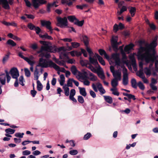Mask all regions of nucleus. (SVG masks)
I'll return each instance as SVG.
<instances>
[{
  "label": "nucleus",
  "mask_w": 158,
  "mask_h": 158,
  "mask_svg": "<svg viewBox=\"0 0 158 158\" xmlns=\"http://www.w3.org/2000/svg\"><path fill=\"white\" fill-rule=\"evenodd\" d=\"M60 79L59 80L60 84L61 85L63 86L65 82L64 75L63 74H61L60 75Z\"/></svg>",
  "instance_id": "nucleus-27"
},
{
  "label": "nucleus",
  "mask_w": 158,
  "mask_h": 158,
  "mask_svg": "<svg viewBox=\"0 0 158 158\" xmlns=\"http://www.w3.org/2000/svg\"><path fill=\"white\" fill-rule=\"evenodd\" d=\"M34 80H38L40 74H39V71L37 68H36L34 73Z\"/></svg>",
  "instance_id": "nucleus-25"
},
{
  "label": "nucleus",
  "mask_w": 158,
  "mask_h": 158,
  "mask_svg": "<svg viewBox=\"0 0 158 158\" xmlns=\"http://www.w3.org/2000/svg\"><path fill=\"white\" fill-rule=\"evenodd\" d=\"M6 44L12 47H14L16 45V44L13 40H7Z\"/></svg>",
  "instance_id": "nucleus-37"
},
{
  "label": "nucleus",
  "mask_w": 158,
  "mask_h": 158,
  "mask_svg": "<svg viewBox=\"0 0 158 158\" xmlns=\"http://www.w3.org/2000/svg\"><path fill=\"white\" fill-rule=\"evenodd\" d=\"M83 39L85 45L86 46H88L89 41L87 37L86 36H85L83 37Z\"/></svg>",
  "instance_id": "nucleus-54"
},
{
  "label": "nucleus",
  "mask_w": 158,
  "mask_h": 158,
  "mask_svg": "<svg viewBox=\"0 0 158 158\" xmlns=\"http://www.w3.org/2000/svg\"><path fill=\"white\" fill-rule=\"evenodd\" d=\"M76 77L79 81L81 82L87 78V77L80 72H78Z\"/></svg>",
  "instance_id": "nucleus-15"
},
{
  "label": "nucleus",
  "mask_w": 158,
  "mask_h": 158,
  "mask_svg": "<svg viewBox=\"0 0 158 158\" xmlns=\"http://www.w3.org/2000/svg\"><path fill=\"white\" fill-rule=\"evenodd\" d=\"M118 37L117 36H113L111 40L112 46L114 50L116 51L118 50V46L121 43L120 42H117Z\"/></svg>",
  "instance_id": "nucleus-8"
},
{
  "label": "nucleus",
  "mask_w": 158,
  "mask_h": 158,
  "mask_svg": "<svg viewBox=\"0 0 158 158\" xmlns=\"http://www.w3.org/2000/svg\"><path fill=\"white\" fill-rule=\"evenodd\" d=\"M92 86L93 89L95 92L98 91V88L101 94H104L106 93L105 89L103 88L102 85L99 82H97L96 85L94 83H93Z\"/></svg>",
  "instance_id": "nucleus-6"
},
{
  "label": "nucleus",
  "mask_w": 158,
  "mask_h": 158,
  "mask_svg": "<svg viewBox=\"0 0 158 158\" xmlns=\"http://www.w3.org/2000/svg\"><path fill=\"white\" fill-rule=\"evenodd\" d=\"M91 136V135L90 133H87L86 134H85L84 137L83 139L86 140L89 139Z\"/></svg>",
  "instance_id": "nucleus-57"
},
{
  "label": "nucleus",
  "mask_w": 158,
  "mask_h": 158,
  "mask_svg": "<svg viewBox=\"0 0 158 158\" xmlns=\"http://www.w3.org/2000/svg\"><path fill=\"white\" fill-rule=\"evenodd\" d=\"M135 11L136 9L135 7H131V8L129 10V11L132 17H133L135 15Z\"/></svg>",
  "instance_id": "nucleus-47"
},
{
  "label": "nucleus",
  "mask_w": 158,
  "mask_h": 158,
  "mask_svg": "<svg viewBox=\"0 0 158 158\" xmlns=\"http://www.w3.org/2000/svg\"><path fill=\"white\" fill-rule=\"evenodd\" d=\"M43 57H41V58H40L38 64L37 66L43 68H52L54 63L51 60H48L45 59H43Z\"/></svg>",
  "instance_id": "nucleus-4"
},
{
  "label": "nucleus",
  "mask_w": 158,
  "mask_h": 158,
  "mask_svg": "<svg viewBox=\"0 0 158 158\" xmlns=\"http://www.w3.org/2000/svg\"><path fill=\"white\" fill-rule=\"evenodd\" d=\"M78 101L81 103H83L84 102V100L83 97L81 96H79L78 97Z\"/></svg>",
  "instance_id": "nucleus-59"
},
{
  "label": "nucleus",
  "mask_w": 158,
  "mask_h": 158,
  "mask_svg": "<svg viewBox=\"0 0 158 158\" xmlns=\"http://www.w3.org/2000/svg\"><path fill=\"white\" fill-rule=\"evenodd\" d=\"M41 23L42 26H45L46 28L48 30H51V23L49 21L46 20H41Z\"/></svg>",
  "instance_id": "nucleus-12"
},
{
  "label": "nucleus",
  "mask_w": 158,
  "mask_h": 158,
  "mask_svg": "<svg viewBox=\"0 0 158 158\" xmlns=\"http://www.w3.org/2000/svg\"><path fill=\"white\" fill-rule=\"evenodd\" d=\"M79 92L80 94L84 97H85L87 95L85 89V88L79 87Z\"/></svg>",
  "instance_id": "nucleus-26"
},
{
  "label": "nucleus",
  "mask_w": 158,
  "mask_h": 158,
  "mask_svg": "<svg viewBox=\"0 0 158 158\" xmlns=\"http://www.w3.org/2000/svg\"><path fill=\"white\" fill-rule=\"evenodd\" d=\"M110 90L112 92V94L114 95L118 96L119 94V93L118 91L116 88L111 89Z\"/></svg>",
  "instance_id": "nucleus-45"
},
{
  "label": "nucleus",
  "mask_w": 158,
  "mask_h": 158,
  "mask_svg": "<svg viewBox=\"0 0 158 158\" xmlns=\"http://www.w3.org/2000/svg\"><path fill=\"white\" fill-rule=\"evenodd\" d=\"M72 47L74 48H77L80 46V44L77 42H72L71 43Z\"/></svg>",
  "instance_id": "nucleus-61"
},
{
  "label": "nucleus",
  "mask_w": 158,
  "mask_h": 158,
  "mask_svg": "<svg viewBox=\"0 0 158 158\" xmlns=\"http://www.w3.org/2000/svg\"><path fill=\"white\" fill-rule=\"evenodd\" d=\"M131 83L132 86L135 89H136L137 86V85L136 81L135 78L132 79L131 81Z\"/></svg>",
  "instance_id": "nucleus-32"
},
{
  "label": "nucleus",
  "mask_w": 158,
  "mask_h": 158,
  "mask_svg": "<svg viewBox=\"0 0 158 158\" xmlns=\"http://www.w3.org/2000/svg\"><path fill=\"white\" fill-rule=\"evenodd\" d=\"M45 0H32V5L35 9L38 8L41 4L46 3Z\"/></svg>",
  "instance_id": "nucleus-10"
},
{
  "label": "nucleus",
  "mask_w": 158,
  "mask_h": 158,
  "mask_svg": "<svg viewBox=\"0 0 158 158\" xmlns=\"http://www.w3.org/2000/svg\"><path fill=\"white\" fill-rule=\"evenodd\" d=\"M130 59L131 61V64L134 70L136 71L137 70L136 64L134 57L133 56H130Z\"/></svg>",
  "instance_id": "nucleus-21"
},
{
  "label": "nucleus",
  "mask_w": 158,
  "mask_h": 158,
  "mask_svg": "<svg viewBox=\"0 0 158 158\" xmlns=\"http://www.w3.org/2000/svg\"><path fill=\"white\" fill-rule=\"evenodd\" d=\"M10 54V53L9 52L7 54L5 55V56L3 58L2 62L3 63H5L9 59V56Z\"/></svg>",
  "instance_id": "nucleus-51"
},
{
  "label": "nucleus",
  "mask_w": 158,
  "mask_h": 158,
  "mask_svg": "<svg viewBox=\"0 0 158 158\" xmlns=\"http://www.w3.org/2000/svg\"><path fill=\"white\" fill-rule=\"evenodd\" d=\"M81 82H83V84L85 85L89 86L90 84V82L87 79V78L83 80Z\"/></svg>",
  "instance_id": "nucleus-64"
},
{
  "label": "nucleus",
  "mask_w": 158,
  "mask_h": 158,
  "mask_svg": "<svg viewBox=\"0 0 158 158\" xmlns=\"http://www.w3.org/2000/svg\"><path fill=\"white\" fill-rule=\"evenodd\" d=\"M73 78L69 79L67 81V86L71 87H73V85L72 82H73Z\"/></svg>",
  "instance_id": "nucleus-48"
},
{
  "label": "nucleus",
  "mask_w": 158,
  "mask_h": 158,
  "mask_svg": "<svg viewBox=\"0 0 158 158\" xmlns=\"http://www.w3.org/2000/svg\"><path fill=\"white\" fill-rule=\"evenodd\" d=\"M6 76L5 73H1L0 74V82L2 85H5L6 82Z\"/></svg>",
  "instance_id": "nucleus-16"
},
{
  "label": "nucleus",
  "mask_w": 158,
  "mask_h": 158,
  "mask_svg": "<svg viewBox=\"0 0 158 158\" xmlns=\"http://www.w3.org/2000/svg\"><path fill=\"white\" fill-rule=\"evenodd\" d=\"M9 73L10 74L13 78L16 79L14 83V86L15 87H18L19 85L18 77L19 75V71L15 67L11 69Z\"/></svg>",
  "instance_id": "nucleus-5"
},
{
  "label": "nucleus",
  "mask_w": 158,
  "mask_h": 158,
  "mask_svg": "<svg viewBox=\"0 0 158 158\" xmlns=\"http://www.w3.org/2000/svg\"><path fill=\"white\" fill-rule=\"evenodd\" d=\"M78 152L77 150H73L70 151L69 154L72 155H75L77 154Z\"/></svg>",
  "instance_id": "nucleus-56"
},
{
  "label": "nucleus",
  "mask_w": 158,
  "mask_h": 158,
  "mask_svg": "<svg viewBox=\"0 0 158 158\" xmlns=\"http://www.w3.org/2000/svg\"><path fill=\"white\" fill-rule=\"evenodd\" d=\"M40 43L43 45L41 46L40 49L37 52V53L40 54L39 56L49 58L51 57V55L48 52H57V47L55 46H50L49 43L44 41H40Z\"/></svg>",
  "instance_id": "nucleus-2"
},
{
  "label": "nucleus",
  "mask_w": 158,
  "mask_h": 158,
  "mask_svg": "<svg viewBox=\"0 0 158 158\" xmlns=\"http://www.w3.org/2000/svg\"><path fill=\"white\" fill-rule=\"evenodd\" d=\"M87 67L94 73H96L98 72V69H96L91 64H89V66Z\"/></svg>",
  "instance_id": "nucleus-42"
},
{
  "label": "nucleus",
  "mask_w": 158,
  "mask_h": 158,
  "mask_svg": "<svg viewBox=\"0 0 158 158\" xmlns=\"http://www.w3.org/2000/svg\"><path fill=\"white\" fill-rule=\"evenodd\" d=\"M31 153V152L29 150H25L22 152V154L24 156L29 155Z\"/></svg>",
  "instance_id": "nucleus-63"
},
{
  "label": "nucleus",
  "mask_w": 158,
  "mask_h": 158,
  "mask_svg": "<svg viewBox=\"0 0 158 158\" xmlns=\"http://www.w3.org/2000/svg\"><path fill=\"white\" fill-rule=\"evenodd\" d=\"M89 79L92 81H97L98 78L97 77L94 75L93 73L89 72Z\"/></svg>",
  "instance_id": "nucleus-20"
},
{
  "label": "nucleus",
  "mask_w": 158,
  "mask_h": 158,
  "mask_svg": "<svg viewBox=\"0 0 158 158\" xmlns=\"http://www.w3.org/2000/svg\"><path fill=\"white\" fill-rule=\"evenodd\" d=\"M84 23V20H82L81 21H79V20L77 19V20H76V21H75L74 22V24L77 25V26L80 27L82 26L83 24Z\"/></svg>",
  "instance_id": "nucleus-35"
},
{
  "label": "nucleus",
  "mask_w": 158,
  "mask_h": 158,
  "mask_svg": "<svg viewBox=\"0 0 158 158\" xmlns=\"http://www.w3.org/2000/svg\"><path fill=\"white\" fill-rule=\"evenodd\" d=\"M157 46L156 42L152 41L147 48L141 47L140 51H143L144 53L139 55L141 59L142 60H145L147 62L150 60H153L154 55L155 51L154 48Z\"/></svg>",
  "instance_id": "nucleus-1"
},
{
  "label": "nucleus",
  "mask_w": 158,
  "mask_h": 158,
  "mask_svg": "<svg viewBox=\"0 0 158 158\" xmlns=\"http://www.w3.org/2000/svg\"><path fill=\"white\" fill-rule=\"evenodd\" d=\"M123 94L124 96L128 97L129 99H132L133 100H135L136 99L135 96L131 94H128L126 93H123Z\"/></svg>",
  "instance_id": "nucleus-34"
},
{
  "label": "nucleus",
  "mask_w": 158,
  "mask_h": 158,
  "mask_svg": "<svg viewBox=\"0 0 158 158\" xmlns=\"http://www.w3.org/2000/svg\"><path fill=\"white\" fill-rule=\"evenodd\" d=\"M134 45L131 44L128 45L126 46L124 48V51L126 52H129L134 47Z\"/></svg>",
  "instance_id": "nucleus-31"
},
{
  "label": "nucleus",
  "mask_w": 158,
  "mask_h": 158,
  "mask_svg": "<svg viewBox=\"0 0 158 158\" xmlns=\"http://www.w3.org/2000/svg\"><path fill=\"white\" fill-rule=\"evenodd\" d=\"M89 60L90 62L94 65H99L98 64L97 60L96 58H95L94 57H92V56H89Z\"/></svg>",
  "instance_id": "nucleus-18"
},
{
  "label": "nucleus",
  "mask_w": 158,
  "mask_h": 158,
  "mask_svg": "<svg viewBox=\"0 0 158 158\" xmlns=\"http://www.w3.org/2000/svg\"><path fill=\"white\" fill-rule=\"evenodd\" d=\"M5 72L6 73V81L7 83H9L11 79L10 76L9 75V73L7 69L5 70Z\"/></svg>",
  "instance_id": "nucleus-39"
},
{
  "label": "nucleus",
  "mask_w": 158,
  "mask_h": 158,
  "mask_svg": "<svg viewBox=\"0 0 158 158\" xmlns=\"http://www.w3.org/2000/svg\"><path fill=\"white\" fill-rule=\"evenodd\" d=\"M96 73L98 77L102 80H104L105 79V76L104 74L103 71L100 65H98V72Z\"/></svg>",
  "instance_id": "nucleus-11"
},
{
  "label": "nucleus",
  "mask_w": 158,
  "mask_h": 158,
  "mask_svg": "<svg viewBox=\"0 0 158 158\" xmlns=\"http://www.w3.org/2000/svg\"><path fill=\"white\" fill-rule=\"evenodd\" d=\"M25 60L31 66H33L35 64V62L33 60H31L28 57L26 58Z\"/></svg>",
  "instance_id": "nucleus-40"
},
{
  "label": "nucleus",
  "mask_w": 158,
  "mask_h": 158,
  "mask_svg": "<svg viewBox=\"0 0 158 158\" xmlns=\"http://www.w3.org/2000/svg\"><path fill=\"white\" fill-rule=\"evenodd\" d=\"M37 89L38 90L40 91L43 88V85L39 80H37Z\"/></svg>",
  "instance_id": "nucleus-38"
},
{
  "label": "nucleus",
  "mask_w": 158,
  "mask_h": 158,
  "mask_svg": "<svg viewBox=\"0 0 158 158\" xmlns=\"http://www.w3.org/2000/svg\"><path fill=\"white\" fill-rule=\"evenodd\" d=\"M68 19L70 22L74 23L77 19L75 17L74 15L69 16L68 17Z\"/></svg>",
  "instance_id": "nucleus-44"
},
{
  "label": "nucleus",
  "mask_w": 158,
  "mask_h": 158,
  "mask_svg": "<svg viewBox=\"0 0 158 158\" xmlns=\"http://www.w3.org/2000/svg\"><path fill=\"white\" fill-rule=\"evenodd\" d=\"M15 130L11 129L10 128L6 129L5 130V131L6 133L11 134H14L15 132Z\"/></svg>",
  "instance_id": "nucleus-41"
},
{
  "label": "nucleus",
  "mask_w": 158,
  "mask_h": 158,
  "mask_svg": "<svg viewBox=\"0 0 158 158\" xmlns=\"http://www.w3.org/2000/svg\"><path fill=\"white\" fill-rule=\"evenodd\" d=\"M2 6L6 9H9L10 8L8 2L7 0H0Z\"/></svg>",
  "instance_id": "nucleus-17"
},
{
  "label": "nucleus",
  "mask_w": 158,
  "mask_h": 158,
  "mask_svg": "<svg viewBox=\"0 0 158 158\" xmlns=\"http://www.w3.org/2000/svg\"><path fill=\"white\" fill-rule=\"evenodd\" d=\"M123 73L122 83L124 85H127L128 84V74L127 73V69L125 67L123 68Z\"/></svg>",
  "instance_id": "nucleus-7"
},
{
  "label": "nucleus",
  "mask_w": 158,
  "mask_h": 158,
  "mask_svg": "<svg viewBox=\"0 0 158 158\" xmlns=\"http://www.w3.org/2000/svg\"><path fill=\"white\" fill-rule=\"evenodd\" d=\"M24 82H25V81L24 79L23 76H21L19 79V83L22 86H23L24 85Z\"/></svg>",
  "instance_id": "nucleus-46"
},
{
  "label": "nucleus",
  "mask_w": 158,
  "mask_h": 158,
  "mask_svg": "<svg viewBox=\"0 0 158 158\" xmlns=\"http://www.w3.org/2000/svg\"><path fill=\"white\" fill-rule=\"evenodd\" d=\"M75 94H76V91L74 89H71L70 90V94L69 95V97H73L75 95Z\"/></svg>",
  "instance_id": "nucleus-62"
},
{
  "label": "nucleus",
  "mask_w": 158,
  "mask_h": 158,
  "mask_svg": "<svg viewBox=\"0 0 158 158\" xmlns=\"http://www.w3.org/2000/svg\"><path fill=\"white\" fill-rule=\"evenodd\" d=\"M112 58L114 61L115 64L118 66H121L123 68L124 67L123 64H127L128 60L127 59V57L124 53L122 54V58L121 60L119 54L117 53H114L112 55Z\"/></svg>",
  "instance_id": "nucleus-3"
},
{
  "label": "nucleus",
  "mask_w": 158,
  "mask_h": 158,
  "mask_svg": "<svg viewBox=\"0 0 158 158\" xmlns=\"http://www.w3.org/2000/svg\"><path fill=\"white\" fill-rule=\"evenodd\" d=\"M55 62L60 65L65 66V63L64 61L63 60L60 61L58 60H56Z\"/></svg>",
  "instance_id": "nucleus-53"
},
{
  "label": "nucleus",
  "mask_w": 158,
  "mask_h": 158,
  "mask_svg": "<svg viewBox=\"0 0 158 158\" xmlns=\"http://www.w3.org/2000/svg\"><path fill=\"white\" fill-rule=\"evenodd\" d=\"M105 100L108 103L111 104L112 102V99L111 97L109 96H104Z\"/></svg>",
  "instance_id": "nucleus-33"
},
{
  "label": "nucleus",
  "mask_w": 158,
  "mask_h": 158,
  "mask_svg": "<svg viewBox=\"0 0 158 158\" xmlns=\"http://www.w3.org/2000/svg\"><path fill=\"white\" fill-rule=\"evenodd\" d=\"M81 64L83 66H87L88 64V61L87 60H82L80 61Z\"/></svg>",
  "instance_id": "nucleus-52"
},
{
  "label": "nucleus",
  "mask_w": 158,
  "mask_h": 158,
  "mask_svg": "<svg viewBox=\"0 0 158 158\" xmlns=\"http://www.w3.org/2000/svg\"><path fill=\"white\" fill-rule=\"evenodd\" d=\"M39 36L41 38H42L43 39H47L49 40H53L52 38L48 35V34L47 33H45L44 35H39Z\"/></svg>",
  "instance_id": "nucleus-30"
},
{
  "label": "nucleus",
  "mask_w": 158,
  "mask_h": 158,
  "mask_svg": "<svg viewBox=\"0 0 158 158\" xmlns=\"http://www.w3.org/2000/svg\"><path fill=\"white\" fill-rule=\"evenodd\" d=\"M137 85L141 90H144L145 88L144 85L141 81H139Z\"/></svg>",
  "instance_id": "nucleus-55"
},
{
  "label": "nucleus",
  "mask_w": 158,
  "mask_h": 158,
  "mask_svg": "<svg viewBox=\"0 0 158 158\" xmlns=\"http://www.w3.org/2000/svg\"><path fill=\"white\" fill-rule=\"evenodd\" d=\"M112 74L114 77V79L121 80V73L120 71L118 70H116L115 72L113 73Z\"/></svg>",
  "instance_id": "nucleus-13"
},
{
  "label": "nucleus",
  "mask_w": 158,
  "mask_h": 158,
  "mask_svg": "<svg viewBox=\"0 0 158 158\" xmlns=\"http://www.w3.org/2000/svg\"><path fill=\"white\" fill-rule=\"evenodd\" d=\"M24 134L23 133H20L18 132L15 133V135L16 137L22 138L23 137Z\"/></svg>",
  "instance_id": "nucleus-60"
},
{
  "label": "nucleus",
  "mask_w": 158,
  "mask_h": 158,
  "mask_svg": "<svg viewBox=\"0 0 158 158\" xmlns=\"http://www.w3.org/2000/svg\"><path fill=\"white\" fill-rule=\"evenodd\" d=\"M28 27L31 30H34L36 26L31 23H29L27 25Z\"/></svg>",
  "instance_id": "nucleus-49"
},
{
  "label": "nucleus",
  "mask_w": 158,
  "mask_h": 158,
  "mask_svg": "<svg viewBox=\"0 0 158 158\" xmlns=\"http://www.w3.org/2000/svg\"><path fill=\"white\" fill-rule=\"evenodd\" d=\"M63 89L64 91V94L66 96H68L69 94V89L66 85H65L63 86Z\"/></svg>",
  "instance_id": "nucleus-29"
},
{
  "label": "nucleus",
  "mask_w": 158,
  "mask_h": 158,
  "mask_svg": "<svg viewBox=\"0 0 158 158\" xmlns=\"http://www.w3.org/2000/svg\"><path fill=\"white\" fill-rule=\"evenodd\" d=\"M61 2L63 4H66L68 6H70L73 4V2L69 0H62Z\"/></svg>",
  "instance_id": "nucleus-36"
},
{
  "label": "nucleus",
  "mask_w": 158,
  "mask_h": 158,
  "mask_svg": "<svg viewBox=\"0 0 158 158\" xmlns=\"http://www.w3.org/2000/svg\"><path fill=\"white\" fill-rule=\"evenodd\" d=\"M98 51L101 55H104L105 57L107 60H109V56L106 53L105 50L102 49H100Z\"/></svg>",
  "instance_id": "nucleus-22"
},
{
  "label": "nucleus",
  "mask_w": 158,
  "mask_h": 158,
  "mask_svg": "<svg viewBox=\"0 0 158 158\" xmlns=\"http://www.w3.org/2000/svg\"><path fill=\"white\" fill-rule=\"evenodd\" d=\"M144 72L145 74L147 75H150L151 74V71L150 69L147 67L144 68Z\"/></svg>",
  "instance_id": "nucleus-58"
},
{
  "label": "nucleus",
  "mask_w": 158,
  "mask_h": 158,
  "mask_svg": "<svg viewBox=\"0 0 158 158\" xmlns=\"http://www.w3.org/2000/svg\"><path fill=\"white\" fill-rule=\"evenodd\" d=\"M71 71L72 72V73L74 75L77 76V75L78 74V72H79L77 69L76 67L75 66H72L71 68Z\"/></svg>",
  "instance_id": "nucleus-28"
},
{
  "label": "nucleus",
  "mask_w": 158,
  "mask_h": 158,
  "mask_svg": "<svg viewBox=\"0 0 158 158\" xmlns=\"http://www.w3.org/2000/svg\"><path fill=\"white\" fill-rule=\"evenodd\" d=\"M119 80H116V79H113L111 81V85L113 88H116L118 85V81Z\"/></svg>",
  "instance_id": "nucleus-23"
},
{
  "label": "nucleus",
  "mask_w": 158,
  "mask_h": 158,
  "mask_svg": "<svg viewBox=\"0 0 158 158\" xmlns=\"http://www.w3.org/2000/svg\"><path fill=\"white\" fill-rule=\"evenodd\" d=\"M52 68H53L55 70L57 71H60L63 73H65L66 71V70L64 68H60L55 63L54 64Z\"/></svg>",
  "instance_id": "nucleus-19"
},
{
  "label": "nucleus",
  "mask_w": 158,
  "mask_h": 158,
  "mask_svg": "<svg viewBox=\"0 0 158 158\" xmlns=\"http://www.w3.org/2000/svg\"><path fill=\"white\" fill-rule=\"evenodd\" d=\"M24 72L25 76L27 77H30L31 76V73L29 70L27 68L24 69Z\"/></svg>",
  "instance_id": "nucleus-50"
},
{
  "label": "nucleus",
  "mask_w": 158,
  "mask_h": 158,
  "mask_svg": "<svg viewBox=\"0 0 158 158\" xmlns=\"http://www.w3.org/2000/svg\"><path fill=\"white\" fill-rule=\"evenodd\" d=\"M95 55L99 62L103 65H105V63L102 57L97 54H95Z\"/></svg>",
  "instance_id": "nucleus-24"
},
{
  "label": "nucleus",
  "mask_w": 158,
  "mask_h": 158,
  "mask_svg": "<svg viewBox=\"0 0 158 158\" xmlns=\"http://www.w3.org/2000/svg\"><path fill=\"white\" fill-rule=\"evenodd\" d=\"M127 10V8L125 6H123L120 11H118L117 14L118 15H120L123 12Z\"/></svg>",
  "instance_id": "nucleus-43"
},
{
  "label": "nucleus",
  "mask_w": 158,
  "mask_h": 158,
  "mask_svg": "<svg viewBox=\"0 0 158 158\" xmlns=\"http://www.w3.org/2000/svg\"><path fill=\"white\" fill-rule=\"evenodd\" d=\"M57 21V25L61 28L67 26V19L65 17L63 18L60 17L58 18Z\"/></svg>",
  "instance_id": "nucleus-9"
},
{
  "label": "nucleus",
  "mask_w": 158,
  "mask_h": 158,
  "mask_svg": "<svg viewBox=\"0 0 158 158\" xmlns=\"http://www.w3.org/2000/svg\"><path fill=\"white\" fill-rule=\"evenodd\" d=\"M58 3V2L57 1H54L52 3H48L47 6V11L48 12H49L50 11V9L51 8L54 6L57 7L58 5H56V4H57Z\"/></svg>",
  "instance_id": "nucleus-14"
}]
</instances>
